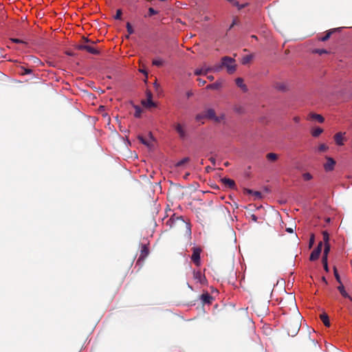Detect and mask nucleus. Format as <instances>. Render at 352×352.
Listing matches in <instances>:
<instances>
[{"instance_id":"28","label":"nucleus","mask_w":352,"mask_h":352,"mask_svg":"<svg viewBox=\"0 0 352 352\" xmlns=\"http://www.w3.org/2000/svg\"><path fill=\"white\" fill-rule=\"evenodd\" d=\"M188 161H189L188 157H184L182 160H181L180 161L177 162L176 166H181L184 165L185 163L188 162Z\"/></svg>"},{"instance_id":"35","label":"nucleus","mask_w":352,"mask_h":352,"mask_svg":"<svg viewBox=\"0 0 352 352\" xmlns=\"http://www.w3.org/2000/svg\"><path fill=\"white\" fill-rule=\"evenodd\" d=\"M234 6L238 8L239 10H241L243 8H245L247 6V3L245 4H240L239 2L236 1L234 2Z\"/></svg>"},{"instance_id":"58","label":"nucleus","mask_w":352,"mask_h":352,"mask_svg":"<svg viewBox=\"0 0 352 352\" xmlns=\"http://www.w3.org/2000/svg\"><path fill=\"white\" fill-rule=\"evenodd\" d=\"M252 37L253 38H256V36H254V35H253Z\"/></svg>"},{"instance_id":"42","label":"nucleus","mask_w":352,"mask_h":352,"mask_svg":"<svg viewBox=\"0 0 352 352\" xmlns=\"http://www.w3.org/2000/svg\"><path fill=\"white\" fill-rule=\"evenodd\" d=\"M293 120L296 122V123H299L300 121V117L298 116H295L294 118H293Z\"/></svg>"},{"instance_id":"24","label":"nucleus","mask_w":352,"mask_h":352,"mask_svg":"<svg viewBox=\"0 0 352 352\" xmlns=\"http://www.w3.org/2000/svg\"><path fill=\"white\" fill-rule=\"evenodd\" d=\"M158 12L153 8H149L148 10V14L145 15V17H150L153 15L157 14Z\"/></svg>"},{"instance_id":"25","label":"nucleus","mask_w":352,"mask_h":352,"mask_svg":"<svg viewBox=\"0 0 352 352\" xmlns=\"http://www.w3.org/2000/svg\"><path fill=\"white\" fill-rule=\"evenodd\" d=\"M322 262L324 270L327 272H329V267H328L327 258H326L325 256H322Z\"/></svg>"},{"instance_id":"19","label":"nucleus","mask_w":352,"mask_h":352,"mask_svg":"<svg viewBox=\"0 0 352 352\" xmlns=\"http://www.w3.org/2000/svg\"><path fill=\"white\" fill-rule=\"evenodd\" d=\"M320 318L326 327L330 326V322H329V317L327 314L323 313L322 314H321Z\"/></svg>"},{"instance_id":"39","label":"nucleus","mask_w":352,"mask_h":352,"mask_svg":"<svg viewBox=\"0 0 352 352\" xmlns=\"http://www.w3.org/2000/svg\"><path fill=\"white\" fill-rule=\"evenodd\" d=\"M11 41L15 43H23V41L18 39V38H11Z\"/></svg>"},{"instance_id":"27","label":"nucleus","mask_w":352,"mask_h":352,"mask_svg":"<svg viewBox=\"0 0 352 352\" xmlns=\"http://www.w3.org/2000/svg\"><path fill=\"white\" fill-rule=\"evenodd\" d=\"M134 108L135 110V114H134L135 117H136V118L140 117L141 113H142L141 108L138 106H135Z\"/></svg>"},{"instance_id":"41","label":"nucleus","mask_w":352,"mask_h":352,"mask_svg":"<svg viewBox=\"0 0 352 352\" xmlns=\"http://www.w3.org/2000/svg\"><path fill=\"white\" fill-rule=\"evenodd\" d=\"M186 230H187V232L189 234H191V230H190V224L189 223H186Z\"/></svg>"},{"instance_id":"26","label":"nucleus","mask_w":352,"mask_h":352,"mask_svg":"<svg viewBox=\"0 0 352 352\" xmlns=\"http://www.w3.org/2000/svg\"><path fill=\"white\" fill-rule=\"evenodd\" d=\"M329 149V146H327L325 144H321L319 145L318 150L320 152H324L327 151Z\"/></svg>"},{"instance_id":"55","label":"nucleus","mask_w":352,"mask_h":352,"mask_svg":"<svg viewBox=\"0 0 352 352\" xmlns=\"http://www.w3.org/2000/svg\"><path fill=\"white\" fill-rule=\"evenodd\" d=\"M322 280L327 283L326 278L324 277H322Z\"/></svg>"},{"instance_id":"29","label":"nucleus","mask_w":352,"mask_h":352,"mask_svg":"<svg viewBox=\"0 0 352 352\" xmlns=\"http://www.w3.org/2000/svg\"><path fill=\"white\" fill-rule=\"evenodd\" d=\"M267 158L269 160L274 161L277 159V155L273 153H270L267 155Z\"/></svg>"},{"instance_id":"6","label":"nucleus","mask_w":352,"mask_h":352,"mask_svg":"<svg viewBox=\"0 0 352 352\" xmlns=\"http://www.w3.org/2000/svg\"><path fill=\"white\" fill-rule=\"evenodd\" d=\"M78 49L80 50H86L89 53L91 54H98L99 51L94 47L93 46L88 45H80L78 47Z\"/></svg>"},{"instance_id":"21","label":"nucleus","mask_w":352,"mask_h":352,"mask_svg":"<svg viewBox=\"0 0 352 352\" xmlns=\"http://www.w3.org/2000/svg\"><path fill=\"white\" fill-rule=\"evenodd\" d=\"M310 116L314 118V119H316L317 121H318L320 123H322L324 122V118L320 115V114H316V113H312L310 115Z\"/></svg>"},{"instance_id":"36","label":"nucleus","mask_w":352,"mask_h":352,"mask_svg":"<svg viewBox=\"0 0 352 352\" xmlns=\"http://www.w3.org/2000/svg\"><path fill=\"white\" fill-rule=\"evenodd\" d=\"M323 239H324V244H326V243H329V234L327 232H323Z\"/></svg>"},{"instance_id":"44","label":"nucleus","mask_w":352,"mask_h":352,"mask_svg":"<svg viewBox=\"0 0 352 352\" xmlns=\"http://www.w3.org/2000/svg\"><path fill=\"white\" fill-rule=\"evenodd\" d=\"M316 52L320 54H324V53H327V51L324 50H316Z\"/></svg>"},{"instance_id":"53","label":"nucleus","mask_w":352,"mask_h":352,"mask_svg":"<svg viewBox=\"0 0 352 352\" xmlns=\"http://www.w3.org/2000/svg\"><path fill=\"white\" fill-rule=\"evenodd\" d=\"M34 59H35V60H34V62L35 63H39V62H40V60H39L38 58H34Z\"/></svg>"},{"instance_id":"13","label":"nucleus","mask_w":352,"mask_h":352,"mask_svg":"<svg viewBox=\"0 0 352 352\" xmlns=\"http://www.w3.org/2000/svg\"><path fill=\"white\" fill-rule=\"evenodd\" d=\"M222 182L228 186L230 188H234L235 186V183L234 180L229 179V178H222L221 179Z\"/></svg>"},{"instance_id":"7","label":"nucleus","mask_w":352,"mask_h":352,"mask_svg":"<svg viewBox=\"0 0 352 352\" xmlns=\"http://www.w3.org/2000/svg\"><path fill=\"white\" fill-rule=\"evenodd\" d=\"M200 252L199 248H194L193 252L191 256L192 261L199 266L200 265Z\"/></svg>"},{"instance_id":"3","label":"nucleus","mask_w":352,"mask_h":352,"mask_svg":"<svg viewBox=\"0 0 352 352\" xmlns=\"http://www.w3.org/2000/svg\"><path fill=\"white\" fill-rule=\"evenodd\" d=\"M322 242H320L318 244V246L311 253V255L309 257L310 261H316V259L318 258V257L321 253V251H322Z\"/></svg>"},{"instance_id":"2","label":"nucleus","mask_w":352,"mask_h":352,"mask_svg":"<svg viewBox=\"0 0 352 352\" xmlns=\"http://www.w3.org/2000/svg\"><path fill=\"white\" fill-rule=\"evenodd\" d=\"M175 130L178 133L179 138L185 140L187 138L186 126L184 124L176 123L174 125Z\"/></svg>"},{"instance_id":"54","label":"nucleus","mask_w":352,"mask_h":352,"mask_svg":"<svg viewBox=\"0 0 352 352\" xmlns=\"http://www.w3.org/2000/svg\"><path fill=\"white\" fill-rule=\"evenodd\" d=\"M191 95H192V93H191V92H188V93L187 94V96H188V97H189V96H190Z\"/></svg>"},{"instance_id":"4","label":"nucleus","mask_w":352,"mask_h":352,"mask_svg":"<svg viewBox=\"0 0 352 352\" xmlns=\"http://www.w3.org/2000/svg\"><path fill=\"white\" fill-rule=\"evenodd\" d=\"M147 98L145 100L142 101V104L146 108H151L155 107V102L152 100V94L151 91L146 92Z\"/></svg>"},{"instance_id":"30","label":"nucleus","mask_w":352,"mask_h":352,"mask_svg":"<svg viewBox=\"0 0 352 352\" xmlns=\"http://www.w3.org/2000/svg\"><path fill=\"white\" fill-rule=\"evenodd\" d=\"M333 272H334V276H335V278H336V280L339 283H341V279H340V275L338 274V271H337L336 267H334V268H333Z\"/></svg>"},{"instance_id":"14","label":"nucleus","mask_w":352,"mask_h":352,"mask_svg":"<svg viewBox=\"0 0 352 352\" xmlns=\"http://www.w3.org/2000/svg\"><path fill=\"white\" fill-rule=\"evenodd\" d=\"M164 63H165V60L163 58H160V57L155 58L152 61V64L157 67L163 66Z\"/></svg>"},{"instance_id":"20","label":"nucleus","mask_w":352,"mask_h":352,"mask_svg":"<svg viewBox=\"0 0 352 352\" xmlns=\"http://www.w3.org/2000/svg\"><path fill=\"white\" fill-rule=\"evenodd\" d=\"M323 132L322 129L320 127H317L315 129H313L311 131V135L313 137H318Z\"/></svg>"},{"instance_id":"57","label":"nucleus","mask_w":352,"mask_h":352,"mask_svg":"<svg viewBox=\"0 0 352 352\" xmlns=\"http://www.w3.org/2000/svg\"><path fill=\"white\" fill-rule=\"evenodd\" d=\"M258 195H260V192H256V196H258Z\"/></svg>"},{"instance_id":"32","label":"nucleus","mask_w":352,"mask_h":352,"mask_svg":"<svg viewBox=\"0 0 352 352\" xmlns=\"http://www.w3.org/2000/svg\"><path fill=\"white\" fill-rule=\"evenodd\" d=\"M201 298L202 300L204 301V302H210V299L211 298V297L210 296L209 294H203L201 296Z\"/></svg>"},{"instance_id":"56","label":"nucleus","mask_w":352,"mask_h":352,"mask_svg":"<svg viewBox=\"0 0 352 352\" xmlns=\"http://www.w3.org/2000/svg\"><path fill=\"white\" fill-rule=\"evenodd\" d=\"M258 195H260V192H256V196H258Z\"/></svg>"},{"instance_id":"33","label":"nucleus","mask_w":352,"mask_h":352,"mask_svg":"<svg viewBox=\"0 0 352 352\" xmlns=\"http://www.w3.org/2000/svg\"><path fill=\"white\" fill-rule=\"evenodd\" d=\"M302 177H303V179H304L305 180H307V181L310 180V179H312V176H311V175L310 173H304V174L302 175Z\"/></svg>"},{"instance_id":"22","label":"nucleus","mask_w":352,"mask_h":352,"mask_svg":"<svg viewBox=\"0 0 352 352\" xmlns=\"http://www.w3.org/2000/svg\"><path fill=\"white\" fill-rule=\"evenodd\" d=\"M252 58H253L252 55H247V56L243 57V58L241 60V63L243 65H246L252 59Z\"/></svg>"},{"instance_id":"16","label":"nucleus","mask_w":352,"mask_h":352,"mask_svg":"<svg viewBox=\"0 0 352 352\" xmlns=\"http://www.w3.org/2000/svg\"><path fill=\"white\" fill-rule=\"evenodd\" d=\"M223 67V65H222V63L219 65H217L214 67H207V69L206 71H210V72H219Z\"/></svg>"},{"instance_id":"52","label":"nucleus","mask_w":352,"mask_h":352,"mask_svg":"<svg viewBox=\"0 0 352 352\" xmlns=\"http://www.w3.org/2000/svg\"><path fill=\"white\" fill-rule=\"evenodd\" d=\"M208 78L210 80H212L214 79V77L212 76H208Z\"/></svg>"},{"instance_id":"40","label":"nucleus","mask_w":352,"mask_h":352,"mask_svg":"<svg viewBox=\"0 0 352 352\" xmlns=\"http://www.w3.org/2000/svg\"><path fill=\"white\" fill-rule=\"evenodd\" d=\"M197 80L199 82V85H201V86L204 85L206 84V80H204L201 78H198Z\"/></svg>"},{"instance_id":"23","label":"nucleus","mask_w":352,"mask_h":352,"mask_svg":"<svg viewBox=\"0 0 352 352\" xmlns=\"http://www.w3.org/2000/svg\"><path fill=\"white\" fill-rule=\"evenodd\" d=\"M329 251H330V245H329V243H326V244H324V248L322 256H325L326 258H327Z\"/></svg>"},{"instance_id":"46","label":"nucleus","mask_w":352,"mask_h":352,"mask_svg":"<svg viewBox=\"0 0 352 352\" xmlns=\"http://www.w3.org/2000/svg\"><path fill=\"white\" fill-rule=\"evenodd\" d=\"M32 73V70L30 69H25L24 74H29Z\"/></svg>"},{"instance_id":"12","label":"nucleus","mask_w":352,"mask_h":352,"mask_svg":"<svg viewBox=\"0 0 352 352\" xmlns=\"http://www.w3.org/2000/svg\"><path fill=\"white\" fill-rule=\"evenodd\" d=\"M207 67H208L206 65H204L201 68L195 69V74L196 76L206 75L208 72H210V71H206Z\"/></svg>"},{"instance_id":"31","label":"nucleus","mask_w":352,"mask_h":352,"mask_svg":"<svg viewBox=\"0 0 352 352\" xmlns=\"http://www.w3.org/2000/svg\"><path fill=\"white\" fill-rule=\"evenodd\" d=\"M126 26L127 32H129V34H133V32H134L133 28H132V26L129 22H128L126 23Z\"/></svg>"},{"instance_id":"43","label":"nucleus","mask_w":352,"mask_h":352,"mask_svg":"<svg viewBox=\"0 0 352 352\" xmlns=\"http://www.w3.org/2000/svg\"><path fill=\"white\" fill-rule=\"evenodd\" d=\"M314 242V236L312 235L310 238V241H309V246H311L313 245Z\"/></svg>"},{"instance_id":"49","label":"nucleus","mask_w":352,"mask_h":352,"mask_svg":"<svg viewBox=\"0 0 352 352\" xmlns=\"http://www.w3.org/2000/svg\"><path fill=\"white\" fill-rule=\"evenodd\" d=\"M140 72L145 74L146 76H147V72H146V70L143 69H140Z\"/></svg>"},{"instance_id":"37","label":"nucleus","mask_w":352,"mask_h":352,"mask_svg":"<svg viewBox=\"0 0 352 352\" xmlns=\"http://www.w3.org/2000/svg\"><path fill=\"white\" fill-rule=\"evenodd\" d=\"M121 15H122V11L121 10H118L117 12H116V14L114 16V18L116 19H121Z\"/></svg>"},{"instance_id":"10","label":"nucleus","mask_w":352,"mask_h":352,"mask_svg":"<svg viewBox=\"0 0 352 352\" xmlns=\"http://www.w3.org/2000/svg\"><path fill=\"white\" fill-rule=\"evenodd\" d=\"M205 116L209 119L219 121V118L215 116V112L213 109H209L206 110Z\"/></svg>"},{"instance_id":"18","label":"nucleus","mask_w":352,"mask_h":352,"mask_svg":"<svg viewBox=\"0 0 352 352\" xmlns=\"http://www.w3.org/2000/svg\"><path fill=\"white\" fill-rule=\"evenodd\" d=\"M148 254V249L146 245H143L140 251V258H144Z\"/></svg>"},{"instance_id":"38","label":"nucleus","mask_w":352,"mask_h":352,"mask_svg":"<svg viewBox=\"0 0 352 352\" xmlns=\"http://www.w3.org/2000/svg\"><path fill=\"white\" fill-rule=\"evenodd\" d=\"M331 34V32H329L328 33H327V34L321 38V41H327L330 37Z\"/></svg>"},{"instance_id":"50","label":"nucleus","mask_w":352,"mask_h":352,"mask_svg":"<svg viewBox=\"0 0 352 352\" xmlns=\"http://www.w3.org/2000/svg\"><path fill=\"white\" fill-rule=\"evenodd\" d=\"M210 161L211 162V163L212 164H214V165L215 164V159L214 158H213V157L210 158Z\"/></svg>"},{"instance_id":"8","label":"nucleus","mask_w":352,"mask_h":352,"mask_svg":"<svg viewBox=\"0 0 352 352\" xmlns=\"http://www.w3.org/2000/svg\"><path fill=\"white\" fill-rule=\"evenodd\" d=\"M345 133L339 132L334 135V140L337 145L342 146L344 144V135Z\"/></svg>"},{"instance_id":"15","label":"nucleus","mask_w":352,"mask_h":352,"mask_svg":"<svg viewBox=\"0 0 352 352\" xmlns=\"http://www.w3.org/2000/svg\"><path fill=\"white\" fill-rule=\"evenodd\" d=\"M236 84L238 87H239L243 91H247V87L243 83V80L241 78H238L236 79Z\"/></svg>"},{"instance_id":"48","label":"nucleus","mask_w":352,"mask_h":352,"mask_svg":"<svg viewBox=\"0 0 352 352\" xmlns=\"http://www.w3.org/2000/svg\"><path fill=\"white\" fill-rule=\"evenodd\" d=\"M286 231L289 233H292L294 232V229L292 228H287Z\"/></svg>"},{"instance_id":"11","label":"nucleus","mask_w":352,"mask_h":352,"mask_svg":"<svg viewBox=\"0 0 352 352\" xmlns=\"http://www.w3.org/2000/svg\"><path fill=\"white\" fill-rule=\"evenodd\" d=\"M340 285L338 287V289L339 290V292H340V294H342V296L344 298H349L350 300L352 301V298L349 295V294L346 292L345 289H344V287L343 286V285L341 283H340Z\"/></svg>"},{"instance_id":"47","label":"nucleus","mask_w":352,"mask_h":352,"mask_svg":"<svg viewBox=\"0 0 352 352\" xmlns=\"http://www.w3.org/2000/svg\"><path fill=\"white\" fill-rule=\"evenodd\" d=\"M153 86H154V87L155 88V89H157L160 87V85L157 82V81H155V82L153 83Z\"/></svg>"},{"instance_id":"1","label":"nucleus","mask_w":352,"mask_h":352,"mask_svg":"<svg viewBox=\"0 0 352 352\" xmlns=\"http://www.w3.org/2000/svg\"><path fill=\"white\" fill-rule=\"evenodd\" d=\"M223 67L226 68L228 73L233 74L236 71V65L235 60L229 56H224L221 58Z\"/></svg>"},{"instance_id":"51","label":"nucleus","mask_w":352,"mask_h":352,"mask_svg":"<svg viewBox=\"0 0 352 352\" xmlns=\"http://www.w3.org/2000/svg\"><path fill=\"white\" fill-rule=\"evenodd\" d=\"M236 24V20L234 19L232 21V23L231 24L230 29L232 28L234 25Z\"/></svg>"},{"instance_id":"34","label":"nucleus","mask_w":352,"mask_h":352,"mask_svg":"<svg viewBox=\"0 0 352 352\" xmlns=\"http://www.w3.org/2000/svg\"><path fill=\"white\" fill-rule=\"evenodd\" d=\"M219 85L218 83H213L207 85L206 89H217L219 87Z\"/></svg>"},{"instance_id":"17","label":"nucleus","mask_w":352,"mask_h":352,"mask_svg":"<svg viewBox=\"0 0 352 352\" xmlns=\"http://www.w3.org/2000/svg\"><path fill=\"white\" fill-rule=\"evenodd\" d=\"M150 138L152 139L151 135H150ZM139 140L144 145L148 147H151L152 146L151 140H146L142 136L138 137Z\"/></svg>"},{"instance_id":"9","label":"nucleus","mask_w":352,"mask_h":352,"mask_svg":"<svg viewBox=\"0 0 352 352\" xmlns=\"http://www.w3.org/2000/svg\"><path fill=\"white\" fill-rule=\"evenodd\" d=\"M193 278L197 283L203 284L205 282V276L199 271H193Z\"/></svg>"},{"instance_id":"5","label":"nucleus","mask_w":352,"mask_h":352,"mask_svg":"<svg viewBox=\"0 0 352 352\" xmlns=\"http://www.w3.org/2000/svg\"><path fill=\"white\" fill-rule=\"evenodd\" d=\"M326 160H327V162L324 164V170L326 171L333 170L334 168L335 164H336L335 160L332 157H327Z\"/></svg>"},{"instance_id":"45","label":"nucleus","mask_w":352,"mask_h":352,"mask_svg":"<svg viewBox=\"0 0 352 352\" xmlns=\"http://www.w3.org/2000/svg\"><path fill=\"white\" fill-rule=\"evenodd\" d=\"M251 219L252 221H254V222H256L257 221V217L255 215V214H252L251 215Z\"/></svg>"},{"instance_id":"59","label":"nucleus","mask_w":352,"mask_h":352,"mask_svg":"<svg viewBox=\"0 0 352 352\" xmlns=\"http://www.w3.org/2000/svg\"><path fill=\"white\" fill-rule=\"evenodd\" d=\"M188 285V287L192 289V287L190 285Z\"/></svg>"}]
</instances>
